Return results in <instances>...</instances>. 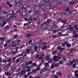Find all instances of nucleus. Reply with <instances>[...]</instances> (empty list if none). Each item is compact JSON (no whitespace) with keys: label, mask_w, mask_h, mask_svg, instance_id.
<instances>
[{"label":"nucleus","mask_w":78,"mask_h":78,"mask_svg":"<svg viewBox=\"0 0 78 78\" xmlns=\"http://www.w3.org/2000/svg\"><path fill=\"white\" fill-rule=\"evenodd\" d=\"M30 50H31V48H29V49H26V52H24L22 53L21 55L18 56V57H19V56H22L23 55H23L24 56H27V54H28V55L30 53Z\"/></svg>","instance_id":"f257e3e1"},{"label":"nucleus","mask_w":78,"mask_h":78,"mask_svg":"<svg viewBox=\"0 0 78 78\" xmlns=\"http://www.w3.org/2000/svg\"><path fill=\"white\" fill-rule=\"evenodd\" d=\"M26 12L27 14H29L30 16H33L34 14V12L33 10H28L26 11Z\"/></svg>","instance_id":"f03ea898"},{"label":"nucleus","mask_w":78,"mask_h":78,"mask_svg":"<svg viewBox=\"0 0 78 78\" xmlns=\"http://www.w3.org/2000/svg\"><path fill=\"white\" fill-rule=\"evenodd\" d=\"M13 74L12 72H7L5 73V75H7L8 76H10L8 78H12V76H11Z\"/></svg>","instance_id":"7ed1b4c3"},{"label":"nucleus","mask_w":78,"mask_h":78,"mask_svg":"<svg viewBox=\"0 0 78 78\" xmlns=\"http://www.w3.org/2000/svg\"><path fill=\"white\" fill-rule=\"evenodd\" d=\"M41 44H39V46H38V47H37L36 46H35L34 47V49L35 50V51H37V49H38V48L39 49V50H40V48H41V46H40V45H41Z\"/></svg>","instance_id":"20e7f679"},{"label":"nucleus","mask_w":78,"mask_h":78,"mask_svg":"<svg viewBox=\"0 0 78 78\" xmlns=\"http://www.w3.org/2000/svg\"><path fill=\"white\" fill-rule=\"evenodd\" d=\"M9 20H10L9 18L7 19L5 21V22L4 21L3 22V24L2 25H1V27H3V26H4L5 25H6V22H9Z\"/></svg>","instance_id":"39448f33"},{"label":"nucleus","mask_w":78,"mask_h":78,"mask_svg":"<svg viewBox=\"0 0 78 78\" xmlns=\"http://www.w3.org/2000/svg\"><path fill=\"white\" fill-rule=\"evenodd\" d=\"M28 22L29 23H33V22L32 20H33V19L31 17H29V19L27 20Z\"/></svg>","instance_id":"423d86ee"},{"label":"nucleus","mask_w":78,"mask_h":78,"mask_svg":"<svg viewBox=\"0 0 78 78\" xmlns=\"http://www.w3.org/2000/svg\"><path fill=\"white\" fill-rule=\"evenodd\" d=\"M48 3H49L50 5H51L53 4V1L49 0L46 2L45 3V4H48Z\"/></svg>","instance_id":"0eeeda50"},{"label":"nucleus","mask_w":78,"mask_h":78,"mask_svg":"<svg viewBox=\"0 0 78 78\" xmlns=\"http://www.w3.org/2000/svg\"><path fill=\"white\" fill-rule=\"evenodd\" d=\"M22 59V57H20L16 59V63H18V62H20V61H21V60Z\"/></svg>","instance_id":"6e6552de"},{"label":"nucleus","mask_w":78,"mask_h":78,"mask_svg":"<svg viewBox=\"0 0 78 78\" xmlns=\"http://www.w3.org/2000/svg\"><path fill=\"white\" fill-rule=\"evenodd\" d=\"M78 32V28L77 27L76 28H75L74 31H73V34H75L76 33Z\"/></svg>","instance_id":"1a4fd4ad"},{"label":"nucleus","mask_w":78,"mask_h":78,"mask_svg":"<svg viewBox=\"0 0 78 78\" xmlns=\"http://www.w3.org/2000/svg\"><path fill=\"white\" fill-rule=\"evenodd\" d=\"M53 59L55 61H58V57L57 56H54Z\"/></svg>","instance_id":"9d476101"},{"label":"nucleus","mask_w":78,"mask_h":78,"mask_svg":"<svg viewBox=\"0 0 78 78\" xmlns=\"http://www.w3.org/2000/svg\"><path fill=\"white\" fill-rule=\"evenodd\" d=\"M22 5V2L17 3V4L16 5V6H17V7H20Z\"/></svg>","instance_id":"9b49d317"},{"label":"nucleus","mask_w":78,"mask_h":78,"mask_svg":"<svg viewBox=\"0 0 78 78\" xmlns=\"http://www.w3.org/2000/svg\"><path fill=\"white\" fill-rule=\"evenodd\" d=\"M69 30H70L71 31H73V27H71L70 25H69Z\"/></svg>","instance_id":"f8f14e48"},{"label":"nucleus","mask_w":78,"mask_h":78,"mask_svg":"<svg viewBox=\"0 0 78 78\" xmlns=\"http://www.w3.org/2000/svg\"><path fill=\"white\" fill-rule=\"evenodd\" d=\"M67 56H68V57H70V56H73V54L70 52H69L67 54Z\"/></svg>","instance_id":"ddd939ff"},{"label":"nucleus","mask_w":78,"mask_h":78,"mask_svg":"<svg viewBox=\"0 0 78 78\" xmlns=\"http://www.w3.org/2000/svg\"><path fill=\"white\" fill-rule=\"evenodd\" d=\"M41 57H42V58H44L45 56V53L44 52H42L40 55Z\"/></svg>","instance_id":"4468645a"},{"label":"nucleus","mask_w":78,"mask_h":78,"mask_svg":"<svg viewBox=\"0 0 78 78\" xmlns=\"http://www.w3.org/2000/svg\"><path fill=\"white\" fill-rule=\"evenodd\" d=\"M37 60H39V61H40V60H44V58L40 55V57L37 59Z\"/></svg>","instance_id":"2eb2a0df"},{"label":"nucleus","mask_w":78,"mask_h":78,"mask_svg":"<svg viewBox=\"0 0 78 78\" xmlns=\"http://www.w3.org/2000/svg\"><path fill=\"white\" fill-rule=\"evenodd\" d=\"M46 4V7H47L46 9H50V5H47V4Z\"/></svg>","instance_id":"dca6fc26"},{"label":"nucleus","mask_w":78,"mask_h":78,"mask_svg":"<svg viewBox=\"0 0 78 78\" xmlns=\"http://www.w3.org/2000/svg\"><path fill=\"white\" fill-rule=\"evenodd\" d=\"M8 13L9 15H12V10H9Z\"/></svg>","instance_id":"f3484780"},{"label":"nucleus","mask_w":78,"mask_h":78,"mask_svg":"<svg viewBox=\"0 0 78 78\" xmlns=\"http://www.w3.org/2000/svg\"><path fill=\"white\" fill-rule=\"evenodd\" d=\"M62 58V57L61 56V54H59L58 55V60L59 59H61Z\"/></svg>","instance_id":"a211bd4d"},{"label":"nucleus","mask_w":78,"mask_h":78,"mask_svg":"<svg viewBox=\"0 0 78 78\" xmlns=\"http://www.w3.org/2000/svg\"><path fill=\"white\" fill-rule=\"evenodd\" d=\"M46 9H47V8H45V7H44V8H41V10L43 12L45 11Z\"/></svg>","instance_id":"6ab92c4d"},{"label":"nucleus","mask_w":78,"mask_h":78,"mask_svg":"<svg viewBox=\"0 0 78 78\" xmlns=\"http://www.w3.org/2000/svg\"><path fill=\"white\" fill-rule=\"evenodd\" d=\"M47 47V46H44L42 47L41 49L42 50H44L46 49V48Z\"/></svg>","instance_id":"aec40b11"},{"label":"nucleus","mask_w":78,"mask_h":78,"mask_svg":"<svg viewBox=\"0 0 78 78\" xmlns=\"http://www.w3.org/2000/svg\"><path fill=\"white\" fill-rule=\"evenodd\" d=\"M43 17H44V18H46V19H47V18H48V16L47 15H46V14H44L43 15Z\"/></svg>","instance_id":"412c9836"},{"label":"nucleus","mask_w":78,"mask_h":78,"mask_svg":"<svg viewBox=\"0 0 78 78\" xmlns=\"http://www.w3.org/2000/svg\"><path fill=\"white\" fill-rule=\"evenodd\" d=\"M58 52L56 51H52V55H55L56 53H57Z\"/></svg>","instance_id":"4be33fe9"},{"label":"nucleus","mask_w":78,"mask_h":78,"mask_svg":"<svg viewBox=\"0 0 78 78\" xmlns=\"http://www.w3.org/2000/svg\"><path fill=\"white\" fill-rule=\"evenodd\" d=\"M47 70H48V69H47V68L46 67H44L42 69V71H43V72H45V71H47Z\"/></svg>","instance_id":"5701e85b"},{"label":"nucleus","mask_w":78,"mask_h":78,"mask_svg":"<svg viewBox=\"0 0 78 78\" xmlns=\"http://www.w3.org/2000/svg\"><path fill=\"white\" fill-rule=\"evenodd\" d=\"M2 12L3 13V14H8V12L5 11V10H3L2 11Z\"/></svg>","instance_id":"b1692460"},{"label":"nucleus","mask_w":78,"mask_h":78,"mask_svg":"<svg viewBox=\"0 0 78 78\" xmlns=\"http://www.w3.org/2000/svg\"><path fill=\"white\" fill-rule=\"evenodd\" d=\"M66 20H63L62 21V23H63L64 24V25H65L66 24Z\"/></svg>","instance_id":"393cba45"},{"label":"nucleus","mask_w":78,"mask_h":78,"mask_svg":"<svg viewBox=\"0 0 78 78\" xmlns=\"http://www.w3.org/2000/svg\"><path fill=\"white\" fill-rule=\"evenodd\" d=\"M11 59H12V58L8 59L7 60V62H9V63H11Z\"/></svg>","instance_id":"a878e982"},{"label":"nucleus","mask_w":78,"mask_h":78,"mask_svg":"<svg viewBox=\"0 0 78 78\" xmlns=\"http://www.w3.org/2000/svg\"><path fill=\"white\" fill-rule=\"evenodd\" d=\"M73 37H75V38H76V37H78V34H75L73 35Z\"/></svg>","instance_id":"bb28decb"},{"label":"nucleus","mask_w":78,"mask_h":78,"mask_svg":"<svg viewBox=\"0 0 78 78\" xmlns=\"http://www.w3.org/2000/svg\"><path fill=\"white\" fill-rule=\"evenodd\" d=\"M5 71H7V70H8V66H5Z\"/></svg>","instance_id":"cd10ccee"},{"label":"nucleus","mask_w":78,"mask_h":78,"mask_svg":"<svg viewBox=\"0 0 78 78\" xmlns=\"http://www.w3.org/2000/svg\"><path fill=\"white\" fill-rule=\"evenodd\" d=\"M18 52V51H17H17H14L12 52V53L13 55H15V54H16V53H17Z\"/></svg>","instance_id":"c85d7f7f"},{"label":"nucleus","mask_w":78,"mask_h":78,"mask_svg":"<svg viewBox=\"0 0 78 78\" xmlns=\"http://www.w3.org/2000/svg\"><path fill=\"white\" fill-rule=\"evenodd\" d=\"M22 1V0H16V2L17 3H22L21 2Z\"/></svg>","instance_id":"c756f323"},{"label":"nucleus","mask_w":78,"mask_h":78,"mask_svg":"<svg viewBox=\"0 0 78 78\" xmlns=\"http://www.w3.org/2000/svg\"><path fill=\"white\" fill-rule=\"evenodd\" d=\"M36 72H37V69H34V70L32 71V72L33 73H34Z\"/></svg>","instance_id":"7c9ffc66"},{"label":"nucleus","mask_w":78,"mask_h":78,"mask_svg":"<svg viewBox=\"0 0 78 78\" xmlns=\"http://www.w3.org/2000/svg\"><path fill=\"white\" fill-rule=\"evenodd\" d=\"M15 44V43L14 42V41H12L11 43H10L9 45L10 46H12V44Z\"/></svg>","instance_id":"2f4dec72"},{"label":"nucleus","mask_w":78,"mask_h":78,"mask_svg":"<svg viewBox=\"0 0 78 78\" xmlns=\"http://www.w3.org/2000/svg\"><path fill=\"white\" fill-rule=\"evenodd\" d=\"M1 40L2 41H3L5 40V37H2L1 38Z\"/></svg>","instance_id":"473e14b6"},{"label":"nucleus","mask_w":78,"mask_h":78,"mask_svg":"<svg viewBox=\"0 0 78 78\" xmlns=\"http://www.w3.org/2000/svg\"><path fill=\"white\" fill-rule=\"evenodd\" d=\"M2 62H4V63H6V62H7V61L5 59H3Z\"/></svg>","instance_id":"72a5a7b5"},{"label":"nucleus","mask_w":78,"mask_h":78,"mask_svg":"<svg viewBox=\"0 0 78 78\" xmlns=\"http://www.w3.org/2000/svg\"><path fill=\"white\" fill-rule=\"evenodd\" d=\"M51 68H52V69H54V68H55V65L53 64H52L51 65Z\"/></svg>","instance_id":"f704fd0d"},{"label":"nucleus","mask_w":78,"mask_h":78,"mask_svg":"<svg viewBox=\"0 0 78 78\" xmlns=\"http://www.w3.org/2000/svg\"><path fill=\"white\" fill-rule=\"evenodd\" d=\"M51 20H47V23H48V24H49L50 22V21H51Z\"/></svg>","instance_id":"c9c22d12"},{"label":"nucleus","mask_w":78,"mask_h":78,"mask_svg":"<svg viewBox=\"0 0 78 78\" xmlns=\"http://www.w3.org/2000/svg\"><path fill=\"white\" fill-rule=\"evenodd\" d=\"M34 53V51H31V55H33V54Z\"/></svg>","instance_id":"e433bc0d"},{"label":"nucleus","mask_w":78,"mask_h":78,"mask_svg":"<svg viewBox=\"0 0 78 78\" xmlns=\"http://www.w3.org/2000/svg\"><path fill=\"white\" fill-rule=\"evenodd\" d=\"M16 14V11L15 10L12 11V14Z\"/></svg>","instance_id":"4c0bfd02"},{"label":"nucleus","mask_w":78,"mask_h":78,"mask_svg":"<svg viewBox=\"0 0 78 78\" xmlns=\"http://www.w3.org/2000/svg\"><path fill=\"white\" fill-rule=\"evenodd\" d=\"M32 20H34V21H37V18H33L32 19Z\"/></svg>","instance_id":"58836bf2"},{"label":"nucleus","mask_w":78,"mask_h":78,"mask_svg":"<svg viewBox=\"0 0 78 78\" xmlns=\"http://www.w3.org/2000/svg\"><path fill=\"white\" fill-rule=\"evenodd\" d=\"M55 67H59V64L58 63H56L55 64Z\"/></svg>","instance_id":"ea45409f"},{"label":"nucleus","mask_w":78,"mask_h":78,"mask_svg":"<svg viewBox=\"0 0 78 78\" xmlns=\"http://www.w3.org/2000/svg\"><path fill=\"white\" fill-rule=\"evenodd\" d=\"M11 42V40H9L7 41H6V43L7 44H9Z\"/></svg>","instance_id":"a19ab883"},{"label":"nucleus","mask_w":78,"mask_h":78,"mask_svg":"<svg viewBox=\"0 0 78 78\" xmlns=\"http://www.w3.org/2000/svg\"><path fill=\"white\" fill-rule=\"evenodd\" d=\"M18 31V30L17 29H15L13 30V32H17Z\"/></svg>","instance_id":"79ce46f5"},{"label":"nucleus","mask_w":78,"mask_h":78,"mask_svg":"<svg viewBox=\"0 0 78 78\" xmlns=\"http://www.w3.org/2000/svg\"><path fill=\"white\" fill-rule=\"evenodd\" d=\"M6 66L8 67H9V66H11V63H8Z\"/></svg>","instance_id":"37998d69"},{"label":"nucleus","mask_w":78,"mask_h":78,"mask_svg":"<svg viewBox=\"0 0 78 78\" xmlns=\"http://www.w3.org/2000/svg\"><path fill=\"white\" fill-rule=\"evenodd\" d=\"M12 17V18H16V14H13Z\"/></svg>","instance_id":"c03bdc74"},{"label":"nucleus","mask_w":78,"mask_h":78,"mask_svg":"<svg viewBox=\"0 0 78 78\" xmlns=\"http://www.w3.org/2000/svg\"><path fill=\"white\" fill-rule=\"evenodd\" d=\"M17 66H15V67H14L13 68V69L12 70V72L14 71V69H17Z\"/></svg>","instance_id":"a18cd8bd"},{"label":"nucleus","mask_w":78,"mask_h":78,"mask_svg":"<svg viewBox=\"0 0 78 78\" xmlns=\"http://www.w3.org/2000/svg\"><path fill=\"white\" fill-rule=\"evenodd\" d=\"M34 8L35 9H37V8H39V7L38 6L35 5L34 6Z\"/></svg>","instance_id":"49530a36"},{"label":"nucleus","mask_w":78,"mask_h":78,"mask_svg":"<svg viewBox=\"0 0 78 78\" xmlns=\"http://www.w3.org/2000/svg\"><path fill=\"white\" fill-rule=\"evenodd\" d=\"M71 46V45L70 44H68L67 46H66V47H67L68 48H70V47Z\"/></svg>","instance_id":"de8ad7c7"},{"label":"nucleus","mask_w":78,"mask_h":78,"mask_svg":"<svg viewBox=\"0 0 78 78\" xmlns=\"http://www.w3.org/2000/svg\"><path fill=\"white\" fill-rule=\"evenodd\" d=\"M39 14V12L37 11H36L35 12V15H38V14Z\"/></svg>","instance_id":"09e8293b"},{"label":"nucleus","mask_w":78,"mask_h":78,"mask_svg":"<svg viewBox=\"0 0 78 78\" xmlns=\"http://www.w3.org/2000/svg\"><path fill=\"white\" fill-rule=\"evenodd\" d=\"M69 3H70V4H71V5H72V4H73L74 5L75 4V2H74L73 1H72V2H70Z\"/></svg>","instance_id":"8fccbe9b"},{"label":"nucleus","mask_w":78,"mask_h":78,"mask_svg":"<svg viewBox=\"0 0 78 78\" xmlns=\"http://www.w3.org/2000/svg\"><path fill=\"white\" fill-rule=\"evenodd\" d=\"M22 9L23 10H26V9H27V8L24 7H23L22 8Z\"/></svg>","instance_id":"3c124183"},{"label":"nucleus","mask_w":78,"mask_h":78,"mask_svg":"<svg viewBox=\"0 0 78 78\" xmlns=\"http://www.w3.org/2000/svg\"><path fill=\"white\" fill-rule=\"evenodd\" d=\"M27 37H30V36H31V35H30V34H27Z\"/></svg>","instance_id":"603ef678"},{"label":"nucleus","mask_w":78,"mask_h":78,"mask_svg":"<svg viewBox=\"0 0 78 78\" xmlns=\"http://www.w3.org/2000/svg\"><path fill=\"white\" fill-rule=\"evenodd\" d=\"M24 73H23V72H22V71L21 72V75L20 76V77L22 76L24 74Z\"/></svg>","instance_id":"864d4df0"},{"label":"nucleus","mask_w":78,"mask_h":78,"mask_svg":"<svg viewBox=\"0 0 78 78\" xmlns=\"http://www.w3.org/2000/svg\"><path fill=\"white\" fill-rule=\"evenodd\" d=\"M25 44H23L21 46H20V48H23V47H25Z\"/></svg>","instance_id":"5fc2aeb1"},{"label":"nucleus","mask_w":78,"mask_h":78,"mask_svg":"<svg viewBox=\"0 0 78 78\" xmlns=\"http://www.w3.org/2000/svg\"><path fill=\"white\" fill-rule=\"evenodd\" d=\"M45 63L46 67H48V66H49V64H48V63Z\"/></svg>","instance_id":"6e6d98bb"},{"label":"nucleus","mask_w":78,"mask_h":78,"mask_svg":"<svg viewBox=\"0 0 78 78\" xmlns=\"http://www.w3.org/2000/svg\"><path fill=\"white\" fill-rule=\"evenodd\" d=\"M7 45H8V44L7 43H6L4 45V47H5V48L6 47V46H7Z\"/></svg>","instance_id":"4d7b16f0"},{"label":"nucleus","mask_w":78,"mask_h":78,"mask_svg":"<svg viewBox=\"0 0 78 78\" xmlns=\"http://www.w3.org/2000/svg\"><path fill=\"white\" fill-rule=\"evenodd\" d=\"M9 27H8V26H7L6 27H5V30H6V28H7V29H9Z\"/></svg>","instance_id":"13d9d810"},{"label":"nucleus","mask_w":78,"mask_h":78,"mask_svg":"<svg viewBox=\"0 0 78 78\" xmlns=\"http://www.w3.org/2000/svg\"><path fill=\"white\" fill-rule=\"evenodd\" d=\"M41 78V76H34V78Z\"/></svg>","instance_id":"bf43d9fd"},{"label":"nucleus","mask_w":78,"mask_h":78,"mask_svg":"<svg viewBox=\"0 0 78 78\" xmlns=\"http://www.w3.org/2000/svg\"><path fill=\"white\" fill-rule=\"evenodd\" d=\"M61 46H59L58 47H57V48L58 50H60V49H61Z\"/></svg>","instance_id":"052dcab7"},{"label":"nucleus","mask_w":78,"mask_h":78,"mask_svg":"<svg viewBox=\"0 0 78 78\" xmlns=\"http://www.w3.org/2000/svg\"><path fill=\"white\" fill-rule=\"evenodd\" d=\"M46 59H49V55H47L46 57Z\"/></svg>","instance_id":"680f3d73"},{"label":"nucleus","mask_w":78,"mask_h":78,"mask_svg":"<svg viewBox=\"0 0 78 78\" xmlns=\"http://www.w3.org/2000/svg\"><path fill=\"white\" fill-rule=\"evenodd\" d=\"M9 7H10V8H11L12 6V5L11 4H10L9 5Z\"/></svg>","instance_id":"e2e57ef3"},{"label":"nucleus","mask_w":78,"mask_h":78,"mask_svg":"<svg viewBox=\"0 0 78 78\" xmlns=\"http://www.w3.org/2000/svg\"><path fill=\"white\" fill-rule=\"evenodd\" d=\"M28 25V23H24L23 24L24 27H25V26H26V25Z\"/></svg>","instance_id":"0e129e2a"},{"label":"nucleus","mask_w":78,"mask_h":78,"mask_svg":"<svg viewBox=\"0 0 78 78\" xmlns=\"http://www.w3.org/2000/svg\"><path fill=\"white\" fill-rule=\"evenodd\" d=\"M78 27V25H75L74 26V28H77V27Z\"/></svg>","instance_id":"69168bd1"},{"label":"nucleus","mask_w":78,"mask_h":78,"mask_svg":"<svg viewBox=\"0 0 78 78\" xmlns=\"http://www.w3.org/2000/svg\"><path fill=\"white\" fill-rule=\"evenodd\" d=\"M24 78H27L28 77V75H25L24 76Z\"/></svg>","instance_id":"338daca9"},{"label":"nucleus","mask_w":78,"mask_h":78,"mask_svg":"<svg viewBox=\"0 0 78 78\" xmlns=\"http://www.w3.org/2000/svg\"><path fill=\"white\" fill-rule=\"evenodd\" d=\"M40 68L39 67H37V71H38V70H40Z\"/></svg>","instance_id":"774afa93"}]
</instances>
